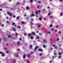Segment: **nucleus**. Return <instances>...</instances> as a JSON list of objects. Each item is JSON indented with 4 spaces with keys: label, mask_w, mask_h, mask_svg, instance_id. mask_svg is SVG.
Instances as JSON below:
<instances>
[{
    "label": "nucleus",
    "mask_w": 63,
    "mask_h": 63,
    "mask_svg": "<svg viewBox=\"0 0 63 63\" xmlns=\"http://www.w3.org/2000/svg\"><path fill=\"white\" fill-rule=\"evenodd\" d=\"M49 62L50 63H51V62H52V61H49Z\"/></svg>",
    "instance_id": "obj_61"
},
{
    "label": "nucleus",
    "mask_w": 63,
    "mask_h": 63,
    "mask_svg": "<svg viewBox=\"0 0 63 63\" xmlns=\"http://www.w3.org/2000/svg\"><path fill=\"white\" fill-rule=\"evenodd\" d=\"M26 54H24L23 57V58H25L26 57Z\"/></svg>",
    "instance_id": "obj_6"
},
{
    "label": "nucleus",
    "mask_w": 63,
    "mask_h": 63,
    "mask_svg": "<svg viewBox=\"0 0 63 63\" xmlns=\"http://www.w3.org/2000/svg\"><path fill=\"white\" fill-rule=\"evenodd\" d=\"M54 48H55V49H57V47L55 46L54 47Z\"/></svg>",
    "instance_id": "obj_42"
},
{
    "label": "nucleus",
    "mask_w": 63,
    "mask_h": 63,
    "mask_svg": "<svg viewBox=\"0 0 63 63\" xmlns=\"http://www.w3.org/2000/svg\"><path fill=\"white\" fill-rule=\"evenodd\" d=\"M42 53H40L39 54V55L40 56H42Z\"/></svg>",
    "instance_id": "obj_30"
},
{
    "label": "nucleus",
    "mask_w": 63,
    "mask_h": 63,
    "mask_svg": "<svg viewBox=\"0 0 63 63\" xmlns=\"http://www.w3.org/2000/svg\"><path fill=\"white\" fill-rule=\"evenodd\" d=\"M52 26V25L51 24V25H50V26H49V28H50Z\"/></svg>",
    "instance_id": "obj_21"
},
{
    "label": "nucleus",
    "mask_w": 63,
    "mask_h": 63,
    "mask_svg": "<svg viewBox=\"0 0 63 63\" xmlns=\"http://www.w3.org/2000/svg\"><path fill=\"white\" fill-rule=\"evenodd\" d=\"M16 61V60H14V63H15Z\"/></svg>",
    "instance_id": "obj_59"
},
{
    "label": "nucleus",
    "mask_w": 63,
    "mask_h": 63,
    "mask_svg": "<svg viewBox=\"0 0 63 63\" xmlns=\"http://www.w3.org/2000/svg\"><path fill=\"white\" fill-rule=\"evenodd\" d=\"M8 38H11V36L10 35H9L8 36Z\"/></svg>",
    "instance_id": "obj_38"
},
{
    "label": "nucleus",
    "mask_w": 63,
    "mask_h": 63,
    "mask_svg": "<svg viewBox=\"0 0 63 63\" xmlns=\"http://www.w3.org/2000/svg\"><path fill=\"white\" fill-rule=\"evenodd\" d=\"M38 3H39V4H40V3H41V2L40 1H38L37 2Z\"/></svg>",
    "instance_id": "obj_25"
},
{
    "label": "nucleus",
    "mask_w": 63,
    "mask_h": 63,
    "mask_svg": "<svg viewBox=\"0 0 63 63\" xmlns=\"http://www.w3.org/2000/svg\"><path fill=\"white\" fill-rule=\"evenodd\" d=\"M9 53V52H8V51H6V53Z\"/></svg>",
    "instance_id": "obj_45"
},
{
    "label": "nucleus",
    "mask_w": 63,
    "mask_h": 63,
    "mask_svg": "<svg viewBox=\"0 0 63 63\" xmlns=\"http://www.w3.org/2000/svg\"><path fill=\"white\" fill-rule=\"evenodd\" d=\"M24 36H26V34L25 33H24Z\"/></svg>",
    "instance_id": "obj_57"
},
{
    "label": "nucleus",
    "mask_w": 63,
    "mask_h": 63,
    "mask_svg": "<svg viewBox=\"0 0 63 63\" xmlns=\"http://www.w3.org/2000/svg\"><path fill=\"white\" fill-rule=\"evenodd\" d=\"M19 40L20 41H21V39L20 38H19Z\"/></svg>",
    "instance_id": "obj_58"
},
{
    "label": "nucleus",
    "mask_w": 63,
    "mask_h": 63,
    "mask_svg": "<svg viewBox=\"0 0 63 63\" xmlns=\"http://www.w3.org/2000/svg\"><path fill=\"white\" fill-rule=\"evenodd\" d=\"M13 29L14 31H16V29H15L14 28H13Z\"/></svg>",
    "instance_id": "obj_19"
},
{
    "label": "nucleus",
    "mask_w": 63,
    "mask_h": 63,
    "mask_svg": "<svg viewBox=\"0 0 63 63\" xmlns=\"http://www.w3.org/2000/svg\"><path fill=\"white\" fill-rule=\"evenodd\" d=\"M16 5H19L20 4V3L19 2H16Z\"/></svg>",
    "instance_id": "obj_13"
},
{
    "label": "nucleus",
    "mask_w": 63,
    "mask_h": 63,
    "mask_svg": "<svg viewBox=\"0 0 63 63\" xmlns=\"http://www.w3.org/2000/svg\"><path fill=\"white\" fill-rule=\"evenodd\" d=\"M53 49V48H51L50 49V50H52Z\"/></svg>",
    "instance_id": "obj_46"
},
{
    "label": "nucleus",
    "mask_w": 63,
    "mask_h": 63,
    "mask_svg": "<svg viewBox=\"0 0 63 63\" xmlns=\"http://www.w3.org/2000/svg\"><path fill=\"white\" fill-rule=\"evenodd\" d=\"M43 47H44V48H45L46 47V46L45 45H43L42 46Z\"/></svg>",
    "instance_id": "obj_26"
},
{
    "label": "nucleus",
    "mask_w": 63,
    "mask_h": 63,
    "mask_svg": "<svg viewBox=\"0 0 63 63\" xmlns=\"http://www.w3.org/2000/svg\"><path fill=\"white\" fill-rule=\"evenodd\" d=\"M17 50H18V51H20V49L19 48H18L17 49Z\"/></svg>",
    "instance_id": "obj_50"
},
{
    "label": "nucleus",
    "mask_w": 63,
    "mask_h": 63,
    "mask_svg": "<svg viewBox=\"0 0 63 63\" xmlns=\"http://www.w3.org/2000/svg\"><path fill=\"white\" fill-rule=\"evenodd\" d=\"M27 63H30V62H29V61H27Z\"/></svg>",
    "instance_id": "obj_37"
},
{
    "label": "nucleus",
    "mask_w": 63,
    "mask_h": 63,
    "mask_svg": "<svg viewBox=\"0 0 63 63\" xmlns=\"http://www.w3.org/2000/svg\"><path fill=\"white\" fill-rule=\"evenodd\" d=\"M37 8H39V6H37Z\"/></svg>",
    "instance_id": "obj_60"
},
{
    "label": "nucleus",
    "mask_w": 63,
    "mask_h": 63,
    "mask_svg": "<svg viewBox=\"0 0 63 63\" xmlns=\"http://www.w3.org/2000/svg\"><path fill=\"white\" fill-rule=\"evenodd\" d=\"M17 44L18 45H19L20 44V43H19V42H17Z\"/></svg>",
    "instance_id": "obj_23"
},
{
    "label": "nucleus",
    "mask_w": 63,
    "mask_h": 63,
    "mask_svg": "<svg viewBox=\"0 0 63 63\" xmlns=\"http://www.w3.org/2000/svg\"><path fill=\"white\" fill-rule=\"evenodd\" d=\"M51 32H50L49 31L47 33H48V34H50Z\"/></svg>",
    "instance_id": "obj_34"
},
{
    "label": "nucleus",
    "mask_w": 63,
    "mask_h": 63,
    "mask_svg": "<svg viewBox=\"0 0 63 63\" xmlns=\"http://www.w3.org/2000/svg\"><path fill=\"white\" fill-rule=\"evenodd\" d=\"M52 59H53L54 58V56H52Z\"/></svg>",
    "instance_id": "obj_40"
},
{
    "label": "nucleus",
    "mask_w": 63,
    "mask_h": 63,
    "mask_svg": "<svg viewBox=\"0 0 63 63\" xmlns=\"http://www.w3.org/2000/svg\"><path fill=\"white\" fill-rule=\"evenodd\" d=\"M55 45H53V47H55Z\"/></svg>",
    "instance_id": "obj_64"
},
{
    "label": "nucleus",
    "mask_w": 63,
    "mask_h": 63,
    "mask_svg": "<svg viewBox=\"0 0 63 63\" xmlns=\"http://www.w3.org/2000/svg\"><path fill=\"white\" fill-rule=\"evenodd\" d=\"M38 28H39V27H40V25H38Z\"/></svg>",
    "instance_id": "obj_62"
},
{
    "label": "nucleus",
    "mask_w": 63,
    "mask_h": 63,
    "mask_svg": "<svg viewBox=\"0 0 63 63\" xmlns=\"http://www.w3.org/2000/svg\"><path fill=\"white\" fill-rule=\"evenodd\" d=\"M30 38H31V39H33V37L32 36H31L30 37Z\"/></svg>",
    "instance_id": "obj_22"
},
{
    "label": "nucleus",
    "mask_w": 63,
    "mask_h": 63,
    "mask_svg": "<svg viewBox=\"0 0 63 63\" xmlns=\"http://www.w3.org/2000/svg\"><path fill=\"white\" fill-rule=\"evenodd\" d=\"M50 18H52V17H53V16H50Z\"/></svg>",
    "instance_id": "obj_51"
},
{
    "label": "nucleus",
    "mask_w": 63,
    "mask_h": 63,
    "mask_svg": "<svg viewBox=\"0 0 63 63\" xmlns=\"http://www.w3.org/2000/svg\"><path fill=\"white\" fill-rule=\"evenodd\" d=\"M39 47L38 46H36L34 48V49H33V50L34 51H36L37 50V49Z\"/></svg>",
    "instance_id": "obj_2"
},
{
    "label": "nucleus",
    "mask_w": 63,
    "mask_h": 63,
    "mask_svg": "<svg viewBox=\"0 0 63 63\" xmlns=\"http://www.w3.org/2000/svg\"><path fill=\"white\" fill-rule=\"evenodd\" d=\"M39 35H40V36H41V33H40V32H39Z\"/></svg>",
    "instance_id": "obj_52"
},
{
    "label": "nucleus",
    "mask_w": 63,
    "mask_h": 63,
    "mask_svg": "<svg viewBox=\"0 0 63 63\" xmlns=\"http://www.w3.org/2000/svg\"><path fill=\"white\" fill-rule=\"evenodd\" d=\"M30 2H33V0H30Z\"/></svg>",
    "instance_id": "obj_36"
},
{
    "label": "nucleus",
    "mask_w": 63,
    "mask_h": 63,
    "mask_svg": "<svg viewBox=\"0 0 63 63\" xmlns=\"http://www.w3.org/2000/svg\"><path fill=\"white\" fill-rule=\"evenodd\" d=\"M1 27H3V26H4V25L3 24H2L1 25Z\"/></svg>",
    "instance_id": "obj_44"
},
{
    "label": "nucleus",
    "mask_w": 63,
    "mask_h": 63,
    "mask_svg": "<svg viewBox=\"0 0 63 63\" xmlns=\"http://www.w3.org/2000/svg\"><path fill=\"white\" fill-rule=\"evenodd\" d=\"M56 54H57L56 53H54V55H55V57H56Z\"/></svg>",
    "instance_id": "obj_31"
},
{
    "label": "nucleus",
    "mask_w": 63,
    "mask_h": 63,
    "mask_svg": "<svg viewBox=\"0 0 63 63\" xmlns=\"http://www.w3.org/2000/svg\"><path fill=\"white\" fill-rule=\"evenodd\" d=\"M4 49H5V50H7V48H4Z\"/></svg>",
    "instance_id": "obj_63"
},
{
    "label": "nucleus",
    "mask_w": 63,
    "mask_h": 63,
    "mask_svg": "<svg viewBox=\"0 0 63 63\" xmlns=\"http://www.w3.org/2000/svg\"><path fill=\"white\" fill-rule=\"evenodd\" d=\"M39 20H41L42 19V18L40 17L39 18Z\"/></svg>",
    "instance_id": "obj_33"
},
{
    "label": "nucleus",
    "mask_w": 63,
    "mask_h": 63,
    "mask_svg": "<svg viewBox=\"0 0 63 63\" xmlns=\"http://www.w3.org/2000/svg\"><path fill=\"white\" fill-rule=\"evenodd\" d=\"M36 38L37 39H39L40 38V37L39 36H36Z\"/></svg>",
    "instance_id": "obj_28"
},
{
    "label": "nucleus",
    "mask_w": 63,
    "mask_h": 63,
    "mask_svg": "<svg viewBox=\"0 0 63 63\" xmlns=\"http://www.w3.org/2000/svg\"><path fill=\"white\" fill-rule=\"evenodd\" d=\"M42 42L44 44L46 43V41L45 39L43 40Z\"/></svg>",
    "instance_id": "obj_8"
},
{
    "label": "nucleus",
    "mask_w": 63,
    "mask_h": 63,
    "mask_svg": "<svg viewBox=\"0 0 63 63\" xmlns=\"http://www.w3.org/2000/svg\"><path fill=\"white\" fill-rule=\"evenodd\" d=\"M32 34L33 35H35V32H32Z\"/></svg>",
    "instance_id": "obj_11"
},
{
    "label": "nucleus",
    "mask_w": 63,
    "mask_h": 63,
    "mask_svg": "<svg viewBox=\"0 0 63 63\" xmlns=\"http://www.w3.org/2000/svg\"><path fill=\"white\" fill-rule=\"evenodd\" d=\"M18 28L19 29H20V28H21V27H20V26H18Z\"/></svg>",
    "instance_id": "obj_20"
},
{
    "label": "nucleus",
    "mask_w": 63,
    "mask_h": 63,
    "mask_svg": "<svg viewBox=\"0 0 63 63\" xmlns=\"http://www.w3.org/2000/svg\"><path fill=\"white\" fill-rule=\"evenodd\" d=\"M30 23L32 25H33V22H30Z\"/></svg>",
    "instance_id": "obj_27"
},
{
    "label": "nucleus",
    "mask_w": 63,
    "mask_h": 63,
    "mask_svg": "<svg viewBox=\"0 0 63 63\" xmlns=\"http://www.w3.org/2000/svg\"><path fill=\"white\" fill-rule=\"evenodd\" d=\"M42 11L43 12H44V11H45V9H43L42 10Z\"/></svg>",
    "instance_id": "obj_47"
},
{
    "label": "nucleus",
    "mask_w": 63,
    "mask_h": 63,
    "mask_svg": "<svg viewBox=\"0 0 63 63\" xmlns=\"http://www.w3.org/2000/svg\"><path fill=\"white\" fill-rule=\"evenodd\" d=\"M58 55H62V54H61V53H60V52H58Z\"/></svg>",
    "instance_id": "obj_17"
},
{
    "label": "nucleus",
    "mask_w": 63,
    "mask_h": 63,
    "mask_svg": "<svg viewBox=\"0 0 63 63\" xmlns=\"http://www.w3.org/2000/svg\"><path fill=\"white\" fill-rule=\"evenodd\" d=\"M24 22H22L21 23V24H24Z\"/></svg>",
    "instance_id": "obj_43"
},
{
    "label": "nucleus",
    "mask_w": 63,
    "mask_h": 63,
    "mask_svg": "<svg viewBox=\"0 0 63 63\" xmlns=\"http://www.w3.org/2000/svg\"><path fill=\"white\" fill-rule=\"evenodd\" d=\"M30 20L31 21H34V19H33L31 18Z\"/></svg>",
    "instance_id": "obj_16"
},
{
    "label": "nucleus",
    "mask_w": 63,
    "mask_h": 63,
    "mask_svg": "<svg viewBox=\"0 0 63 63\" xmlns=\"http://www.w3.org/2000/svg\"><path fill=\"white\" fill-rule=\"evenodd\" d=\"M19 17H20V16H17V17L16 20H18V19H19Z\"/></svg>",
    "instance_id": "obj_14"
},
{
    "label": "nucleus",
    "mask_w": 63,
    "mask_h": 63,
    "mask_svg": "<svg viewBox=\"0 0 63 63\" xmlns=\"http://www.w3.org/2000/svg\"><path fill=\"white\" fill-rule=\"evenodd\" d=\"M27 57H28V58H30V55L29 54H28L27 55Z\"/></svg>",
    "instance_id": "obj_7"
},
{
    "label": "nucleus",
    "mask_w": 63,
    "mask_h": 63,
    "mask_svg": "<svg viewBox=\"0 0 63 63\" xmlns=\"http://www.w3.org/2000/svg\"><path fill=\"white\" fill-rule=\"evenodd\" d=\"M37 41H38V42H40V39H38Z\"/></svg>",
    "instance_id": "obj_56"
},
{
    "label": "nucleus",
    "mask_w": 63,
    "mask_h": 63,
    "mask_svg": "<svg viewBox=\"0 0 63 63\" xmlns=\"http://www.w3.org/2000/svg\"><path fill=\"white\" fill-rule=\"evenodd\" d=\"M15 24V23H12V25H14Z\"/></svg>",
    "instance_id": "obj_39"
},
{
    "label": "nucleus",
    "mask_w": 63,
    "mask_h": 63,
    "mask_svg": "<svg viewBox=\"0 0 63 63\" xmlns=\"http://www.w3.org/2000/svg\"><path fill=\"white\" fill-rule=\"evenodd\" d=\"M60 16H62V13H61V14L60 15Z\"/></svg>",
    "instance_id": "obj_41"
},
{
    "label": "nucleus",
    "mask_w": 63,
    "mask_h": 63,
    "mask_svg": "<svg viewBox=\"0 0 63 63\" xmlns=\"http://www.w3.org/2000/svg\"><path fill=\"white\" fill-rule=\"evenodd\" d=\"M28 36H31V34H28Z\"/></svg>",
    "instance_id": "obj_35"
},
{
    "label": "nucleus",
    "mask_w": 63,
    "mask_h": 63,
    "mask_svg": "<svg viewBox=\"0 0 63 63\" xmlns=\"http://www.w3.org/2000/svg\"><path fill=\"white\" fill-rule=\"evenodd\" d=\"M8 1L9 2H11V1H12V0H8Z\"/></svg>",
    "instance_id": "obj_55"
},
{
    "label": "nucleus",
    "mask_w": 63,
    "mask_h": 63,
    "mask_svg": "<svg viewBox=\"0 0 63 63\" xmlns=\"http://www.w3.org/2000/svg\"><path fill=\"white\" fill-rule=\"evenodd\" d=\"M16 16L15 15H14L13 16V17H14V18H15V17H16Z\"/></svg>",
    "instance_id": "obj_32"
},
{
    "label": "nucleus",
    "mask_w": 63,
    "mask_h": 63,
    "mask_svg": "<svg viewBox=\"0 0 63 63\" xmlns=\"http://www.w3.org/2000/svg\"><path fill=\"white\" fill-rule=\"evenodd\" d=\"M27 20H28L29 18H28V17H27Z\"/></svg>",
    "instance_id": "obj_54"
},
{
    "label": "nucleus",
    "mask_w": 63,
    "mask_h": 63,
    "mask_svg": "<svg viewBox=\"0 0 63 63\" xmlns=\"http://www.w3.org/2000/svg\"><path fill=\"white\" fill-rule=\"evenodd\" d=\"M38 51H43V50L41 48H39L38 49Z\"/></svg>",
    "instance_id": "obj_5"
},
{
    "label": "nucleus",
    "mask_w": 63,
    "mask_h": 63,
    "mask_svg": "<svg viewBox=\"0 0 63 63\" xmlns=\"http://www.w3.org/2000/svg\"><path fill=\"white\" fill-rule=\"evenodd\" d=\"M35 14L37 15L38 14V11H35Z\"/></svg>",
    "instance_id": "obj_10"
},
{
    "label": "nucleus",
    "mask_w": 63,
    "mask_h": 63,
    "mask_svg": "<svg viewBox=\"0 0 63 63\" xmlns=\"http://www.w3.org/2000/svg\"><path fill=\"white\" fill-rule=\"evenodd\" d=\"M50 15H51V13H50V12H49L48 14V16H50Z\"/></svg>",
    "instance_id": "obj_18"
},
{
    "label": "nucleus",
    "mask_w": 63,
    "mask_h": 63,
    "mask_svg": "<svg viewBox=\"0 0 63 63\" xmlns=\"http://www.w3.org/2000/svg\"><path fill=\"white\" fill-rule=\"evenodd\" d=\"M6 23H10V22L7 21H6Z\"/></svg>",
    "instance_id": "obj_24"
},
{
    "label": "nucleus",
    "mask_w": 63,
    "mask_h": 63,
    "mask_svg": "<svg viewBox=\"0 0 63 63\" xmlns=\"http://www.w3.org/2000/svg\"><path fill=\"white\" fill-rule=\"evenodd\" d=\"M50 41H52V38H50Z\"/></svg>",
    "instance_id": "obj_53"
},
{
    "label": "nucleus",
    "mask_w": 63,
    "mask_h": 63,
    "mask_svg": "<svg viewBox=\"0 0 63 63\" xmlns=\"http://www.w3.org/2000/svg\"><path fill=\"white\" fill-rule=\"evenodd\" d=\"M7 14L8 15H9L10 16H13V15H12V13H10L9 12H7Z\"/></svg>",
    "instance_id": "obj_1"
},
{
    "label": "nucleus",
    "mask_w": 63,
    "mask_h": 63,
    "mask_svg": "<svg viewBox=\"0 0 63 63\" xmlns=\"http://www.w3.org/2000/svg\"><path fill=\"white\" fill-rule=\"evenodd\" d=\"M32 45H30L29 47V48H31L32 47Z\"/></svg>",
    "instance_id": "obj_15"
},
{
    "label": "nucleus",
    "mask_w": 63,
    "mask_h": 63,
    "mask_svg": "<svg viewBox=\"0 0 63 63\" xmlns=\"http://www.w3.org/2000/svg\"><path fill=\"white\" fill-rule=\"evenodd\" d=\"M24 16L25 17V16H27V15L25 14H24Z\"/></svg>",
    "instance_id": "obj_49"
},
{
    "label": "nucleus",
    "mask_w": 63,
    "mask_h": 63,
    "mask_svg": "<svg viewBox=\"0 0 63 63\" xmlns=\"http://www.w3.org/2000/svg\"><path fill=\"white\" fill-rule=\"evenodd\" d=\"M3 39L4 41H8V39H7L5 37H3Z\"/></svg>",
    "instance_id": "obj_4"
},
{
    "label": "nucleus",
    "mask_w": 63,
    "mask_h": 63,
    "mask_svg": "<svg viewBox=\"0 0 63 63\" xmlns=\"http://www.w3.org/2000/svg\"><path fill=\"white\" fill-rule=\"evenodd\" d=\"M0 54H1V56H2V57L4 56V55H5L4 53H3V52H0Z\"/></svg>",
    "instance_id": "obj_3"
},
{
    "label": "nucleus",
    "mask_w": 63,
    "mask_h": 63,
    "mask_svg": "<svg viewBox=\"0 0 63 63\" xmlns=\"http://www.w3.org/2000/svg\"><path fill=\"white\" fill-rule=\"evenodd\" d=\"M26 9H27V10H29V8L28 7H26Z\"/></svg>",
    "instance_id": "obj_29"
},
{
    "label": "nucleus",
    "mask_w": 63,
    "mask_h": 63,
    "mask_svg": "<svg viewBox=\"0 0 63 63\" xmlns=\"http://www.w3.org/2000/svg\"><path fill=\"white\" fill-rule=\"evenodd\" d=\"M17 35H18L17 33H16V37H17Z\"/></svg>",
    "instance_id": "obj_48"
},
{
    "label": "nucleus",
    "mask_w": 63,
    "mask_h": 63,
    "mask_svg": "<svg viewBox=\"0 0 63 63\" xmlns=\"http://www.w3.org/2000/svg\"><path fill=\"white\" fill-rule=\"evenodd\" d=\"M58 57L60 59L61 58V55H60L58 56Z\"/></svg>",
    "instance_id": "obj_12"
},
{
    "label": "nucleus",
    "mask_w": 63,
    "mask_h": 63,
    "mask_svg": "<svg viewBox=\"0 0 63 63\" xmlns=\"http://www.w3.org/2000/svg\"><path fill=\"white\" fill-rule=\"evenodd\" d=\"M35 15H34V13H32V14L31 15V16L32 17V16H34Z\"/></svg>",
    "instance_id": "obj_9"
}]
</instances>
